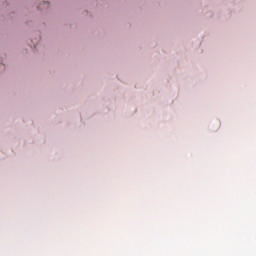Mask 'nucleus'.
<instances>
[{
	"instance_id": "obj_1",
	"label": "nucleus",
	"mask_w": 256,
	"mask_h": 256,
	"mask_svg": "<svg viewBox=\"0 0 256 256\" xmlns=\"http://www.w3.org/2000/svg\"><path fill=\"white\" fill-rule=\"evenodd\" d=\"M44 5H49L47 2H44Z\"/></svg>"
}]
</instances>
